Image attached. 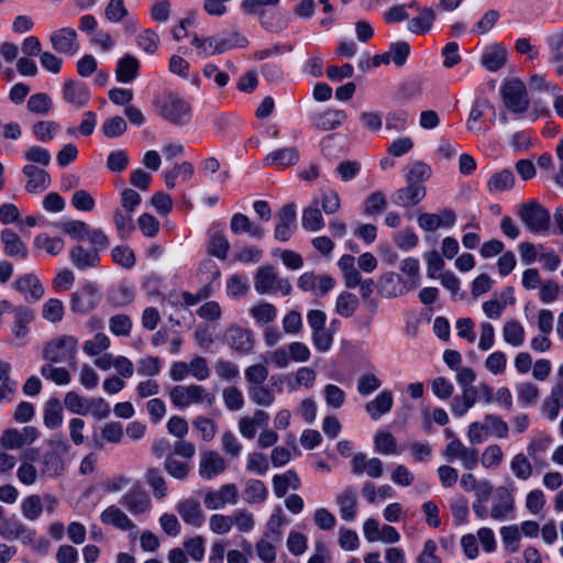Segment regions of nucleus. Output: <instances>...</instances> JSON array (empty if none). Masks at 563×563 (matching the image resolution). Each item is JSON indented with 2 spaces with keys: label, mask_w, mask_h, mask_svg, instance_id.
<instances>
[{
  "label": "nucleus",
  "mask_w": 563,
  "mask_h": 563,
  "mask_svg": "<svg viewBox=\"0 0 563 563\" xmlns=\"http://www.w3.org/2000/svg\"><path fill=\"white\" fill-rule=\"evenodd\" d=\"M37 437V429L32 426L22 429L10 428L3 431L0 444L4 450H19L34 443Z\"/></svg>",
  "instance_id": "ddd939ff"
},
{
  "label": "nucleus",
  "mask_w": 563,
  "mask_h": 563,
  "mask_svg": "<svg viewBox=\"0 0 563 563\" xmlns=\"http://www.w3.org/2000/svg\"><path fill=\"white\" fill-rule=\"evenodd\" d=\"M303 291H312L317 296H324L335 285V280L329 275H316L312 272L303 273L297 283Z\"/></svg>",
  "instance_id": "6ab92c4d"
},
{
  "label": "nucleus",
  "mask_w": 563,
  "mask_h": 563,
  "mask_svg": "<svg viewBox=\"0 0 563 563\" xmlns=\"http://www.w3.org/2000/svg\"><path fill=\"white\" fill-rule=\"evenodd\" d=\"M113 224L121 239L129 238L135 230L133 213L120 208L115 209L113 212Z\"/></svg>",
  "instance_id": "4d7b16f0"
},
{
  "label": "nucleus",
  "mask_w": 563,
  "mask_h": 563,
  "mask_svg": "<svg viewBox=\"0 0 563 563\" xmlns=\"http://www.w3.org/2000/svg\"><path fill=\"white\" fill-rule=\"evenodd\" d=\"M14 287L27 301H37L44 296V288L38 278L33 274H26L19 277Z\"/></svg>",
  "instance_id": "7c9ffc66"
},
{
  "label": "nucleus",
  "mask_w": 563,
  "mask_h": 563,
  "mask_svg": "<svg viewBox=\"0 0 563 563\" xmlns=\"http://www.w3.org/2000/svg\"><path fill=\"white\" fill-rule=\"evenodd\" d=\"M43 420L48 429H57L62 426L63 410L58 399H51L46 402Z\"/></svg>",
  "instance_id": "0e129e2a"
},
{
  "label": "nucleus",
  "mask_w": 563,
  "mask_h": 563,
  "mask_svg": "<svg viewBox=\"0 0 563 563\" xmlns=\"http://www.w3.org/2000/svg\"><path fill=\"white\" fill-rule=\"evenodd\" d=\"M431 167L420 161L411 163L407 167L406 183L412 185H423L431 177Z\"/></svg>",
  "instance_id": "bf43d9fd"
},
{
  "label": "nucleus",
  "mask_w": 563,
  "mask_h": 563,
  "mask_svg": "<svg viewBox=\"0 0 563 563\" xmlns=\"http://www.w3.org/2000/svg\"><path fill=\"white\" fill-rule=\"evenodd\" d=\"M140 63L136 57L125 55L118 60L115 79L122 84L133 81L139 75Z\"/></svg>",
  "instance_id": "37998d69"
},
{
  "label": "nucleus",
  "mask_w": 563,
  "mask_h": 563,
  "mask_svg": "<svg viewBox=\"0 0 563 563\" xmlns=\"http://www.w3.org/2000/svg\"><path fill=\"white\" fill-rule=\"evenodd\" d=\"M563 409V380L558 382L552 388L550 396L542 404V412L550 420L554 421L560 410Z\"/></svg>",
  "instance_id": "4c0bfd02"
},
{
  "label": "nucleus",
  "mask_w": 563,
  "mask_h": 563,
  "mask_svg": "<svg viewBox=\"0 0 563 563\" xmlns=\"http://www.w3.org/2000/svg\"><path fill=\"white\" fill-rule=\"evenodd\" d=\"M552 444V438L549 434L545 433H536L533 434L528 444H527V455L537 462V465L540 467H545V462H538V459L542 456L550 445Z\"/></svg>",
  "instance_id": "79ce46f5"
},
{
  "label": "nucleus",
  "mask_w": 563,
  "mask_h": 563,
  "mask_svg": "<svg viewBox=\"0 0 563 563\" xmlns=\"http://www.w3.org/2000/svg\"><path fill=\"white\" fill-rule=\"evenodd\" d=\"M507 62V49L500 43L487 46L481 57V65L488 71L499 70Z\"/></svg>",
  "instance_id": "cd10ccee"
},
{
  "label": "nucleus",
  "mask_w": 563,
  "mask_h": 563,
  "mask_svg": "<svg viewBox=\"0 0 563 563\" xmlns=\"http://www.w3.org/2000/svg\"><path fill=\"white\" fill-rule=\"evenodd\" d=\"M71 264L81 271L98 266L100 262L99 252L93 249H85L81 245H76L69 253Z\"/></svg>",
  "instance_id": "72a5a7b5"
},
{
  "label": "nucleus",
  "mask_w": 563,
  "mask_h": 563,
  "mask_svg": "<svg viewBox=\"0 0 563 563\" xmlns=\"http://www.w3.org/2000/svg\"><path fill=\"white\" fill-rule=\"evenodd\" d=\"M54 363L43 364L41 375L58 386H66L71 382L70 373L65 367H56Z\"/></svg>",
  "instance_id": "e2e57ef3"
},
{
  "label": "nucleus",
  "mask_w": 563,
  "mask_h": 563,
  "mask_svg": "<svg viewBox=\"0 0 563 563\" xmlns=\"http://www.w3.org/2000/svg\"><path fill=\"white\" fill-rule=\"evenodd\" d=\"M78 339L63 334L52 338L43 347V357L49 363H69L76 357Z\"/></svg>",
  "instance_id": "39448f33"
},
{
  "label": "nucleus",
  "mask_w": 563,
  "mask_h": 563,
  "mask_svg": "<svg viewBox=\"0 0 563 563\" xmlns=\"http://www.w3.org/2000/svg\"><path fill=\"white\" fill-rule=\"evenodd\" d=\"M228 341L230 346L240 354H250L254 346L253 332L239 327L229 330Z\"/></svg>",
  "instance_id": "f704fd0d"
},
{
  "label": "nucleus",
  "mask_w": 563,
  "mask_h": 563,
  "mask_svg": "<svg viewBox=\"0 0 563 563\" xmlns=\"http://www.w3.org/2000/svg\"><path fill=\"white\" fill-rule=\"evenodd\" d=\"M501 335L507 344L519 347L525 343L526 330L519 321L511 319L504 323Z\"/></svg>",
  "instance_id": "49530a36"
},
{
  "label": "nucleus",
  "mask_w": 563,
  "mask_h": 563,
  "mask_svg": "<svg viewBox=\"0 0 563 563\" xmlns=\"http://www.w3.org/2000/svg\"><path fill=\"white\" fill-rule=\"evenodd\" d=\"M427 189L424 185L407 184L405 187L397 189L393 195L394 203L408 208L418 205L424 199Z\"/></svg>",
  "instance_id": "5701e85b"
},
{
  "label": "nucleus",
  "mask_w": 563,
  "mask_h": 563,
  "mask_svg": "<svg viewBox=\"0 0 563 563\" xmlns=\"http://www.w3.org/2000/svg\"><path fill=\"white\" fill-rule=\"evenodd\" d=\"M435 20V11L431 7L419 9V14L408 21L407 29L417 35L431 31Z\"/></svg>",
  "instance_id": "58836bf2"
},
{
  "label": "nucleus",
  "mask_w": 563,
  "mask_h": 563,
  "mask_svg": "<svg viewBox=\"0 0 563 563\" xmlns=\"http://www.w3.org/2000/svg\"><path fill=\"white\" fill-rule=\"evenodd\" d=\"M499 533L506 552L516 553L519 551L521 533L518 525L503 526Z\"/></svg>",
  "instance_id": "5fc2aeb1"
},
{
  "label": "nucleus",
  "mask_w": 563,
  "mask_h": 563,
  "mask_svg": "<svg viewBox=\"0 0 563 563\" xmlns=\"http://www.w3.org/2000/svg\"><path fill=\"white\" fill-rule=\"evenodd\" d=\"M487 110H494V106L488 99L477 98L472 107L466 120V130L474 134H485L488 131L486 125L481 123Z\"/></svg>",
  "instance_id": "aec40b11"
},
{
  "label": "nucleus",
  "mask_w": 563,
  "mask_h": 563,
  "mask_svg": "<svg viewBox=\"0 0 563 563\" xmlns=\"http://www.w3.org/2000/svg\"><path fill=\"white\" fill-rule=\"evenodd\" d=\"M300 479L296 472L287 471L284 474L275 475L273 477V489L277 497H284L288 488L298 489Z\"/></svg>",
  "instance_id": "3c124183"
},
{
  "label": "nucleus",
  "mask_w": 563,
  "mask_h": 563,
  "mask_svg": "<svg viewBox=\"0 0 563 563\" xmlns=\"http://www.w3.org/2000/svg\"><path fill=\"white\" fill-rule=\"evenodd\" d=\"M99 301L100 296L97 286L88 283L71 295L70 309L76 313H87L95 309Z\"/></svg>",
  "instance_id": "dca6fc26"
},
{
  "label": "nucleus",
  "mask_w": 563,
  "mask_h": 563,
  "mask_svg": "<svg viewBox=\"0 0 563 563\" xmlns=\"http://www.w3.org/2000/svg\"><path fill=\"white\" fill-rule=\"evenodd\" d=\"M299 161V153L295 147H283L271 152L264 158L266 166L287 167Z\"/></svg>",
  "instance_id": "ea45409f"
},
{
  "label": "nucleus",
  "mask_w": 563,
  "mask_h": 563,
  "mask_svg": "<svg viewBox=\"0 0 563 563\" xmlns=\"http://www.w3.org/2000/svg\"><path fill=\"white\" fill-rule=\"evenodd\" d=\"M508 434V423L501 417L494 413H486L482 421L470 423L466 433L471 444H481L488 438L505 439Z\"/></svg>",
  "instance_id": "f03ea898"
},
{
  "label": "nucleus",
  "mask_w": 563,
  "mask_h": 563,
  "mask_svg": "<svg viewBox=\"0 0 563 563\" xmlns=\"http://www.w3.org/2000/svg\"><path fill=\"white\" fill-rule=\"evenodd\" d=\"M352 472L355 475L365 473L372 478H379L384 472L383 462L378 457L368 459L363 453H357L351 461Z\"/></svg>",
  "instance_id": "b1692460"
},
{
  "label": "nucleus",
  "mask_w": 563,
  "mask_h": 563,
  "mask_svg": "<svg viewBox=\"0 0 563 563\" xmlns=\"http://www.w3.org/2000/svg\"><path fill=\"white\" fill-rule=\"evenodd\" d=\"M227 468L228 463L219 452L213 450L201 452L198 472L202 479L211 481L223 474Z\"/></svg>",
  "instance_id": "2eb2a0df"
},
{
  "label": "nucleus",
  "mask_w": 563,
  "mask_h": 563,
  "mask_svg": "<svg viewBox=\"0 0 563 563\" xmlns=\"http://www.w3.org/2000/svg\"><path fill=\"white\" fill-rule=\"evenodd\" d=\"M495 489L496 488H494L489 481L482 479L479 481V484L476 487V489L473 492L474 501L472 504V509L477 519L485 520L486 505L493 497Z\"/></svg>",
  "instance_id": "c85d7f7f"
},
{
  "label": "nucleus",
  "mask_w": 563,
  "mask_h": 563,
  "mask_svg": "<svg viewBox=\"0 0 563 563\" xmlns=\"http://www.w3.org/2000/svg\"><path fill=\"white\" fill-rule=\"evenodd\" d=\"M301 225L309 232H318L324 228L325 222L319 209L318 198H314L311 203L302 210Z\"/></svg>",
  "instance_id": "e433bc0d"
},
{
  "label": "nucleus",
  "mask_w": 563,
  "mask_h": 563,
  "mask_svg": "<svg viewBox=\"0 0 563 563\" xmlns=\"http://www.w3.org/2000/svg\"><path fill=\"white\" fill-rule=\"evenodd\" d=\"M123 438V427L119 422L106 423L98 437L93 438V444L98 449H102L106 443L118 444Z\"/></svg>",
  "instance_id": "c03bdc74"
},
{
  "label": "nucleus",
  "mask_w": 563,
  "mask_h": 563,
  "mask_svg": "<svg viewBox=\"0 0 563 563\" xmlns=\"http://www.w3.org/2000/svg\"><path fill=\"white\" fill-rule=\"evenodd\" d=\"M362 495L369 504H374L378 499L384 500L394 497L395 492L387 484L376 487L373 483L367 482L362 487Z\"/></svg>",
  "instance_id": "338daca9"
},
{
  "label": "nucleus",
  "mask_w": 563,
  "mask_h": 563,
  "mask_svg": "<svg viewBox=\"0 0 563 563\" xmlns=\"http://www.w3.org/2000/svg\"><path fill=\"white\" fill-rule=\"evenodd\" d=\"M120 504L132 515H146L152 509L148 494L139 485L131 487L121 498Z\"/></svg>",
  "instance_id": "4468645a"
},
{
  "label": "nucleus",
  "mask_w": 563,
  "mask_h": 563,
  "mask_svg": "<svg viewBox=\"0 0 563 563\" xmlns=\"http://www.w3.org/2000/svg\"><path fill=\"white\" fill-rule=\"evenodd\" d=\"M22 173L27 177L25 190L29 194H40L49 187L51 177L44 169L29 164L23 167Z\"/></svg>",
  "instance_id": "393cba45"
},
{
  "label": "nucleus",
  "mask_w": 563,
  "mask_h": 563,
  "mask_svg": "<svg viewBox=\"0 0 563 563\" xmlns=\"http://www.w3.org/2000/svg\"><path fill=\"white\" fill-rule=\"evenodd\" d=\"M239 500V490L235 484H224L218 489L208 488L203 493V505L209 510L224 509L228 505H235Z\"/></svg>",
  "instance_id": "9d476101"
},
{
  "label": "nucleus",
  "mask_w": 563,
  "mask_h": 563,
  "mask_svg": "<svg viewBox=\"0 0 563 563\" xmlns=\"http://www.w3.org/2000/svg\"><path fill=\"white\" fill-rule=\"evenodd\" d=\"M477 389H462V395L456 396L451 401V411L453 416L461 418L476 404Z\"/></svg>",
  "instance_id": "de8ad7c7"
},
{
  "label": "nucleus",
  "mask_w": 563,
  "mask_h": 563,
  "mask_svg": "<svg viewBox=\"0 0 563 563\" xmlns=\"http://www.w3.org/2000/svg\"><path fill=\"white\" fill-rule=\"evenodd\" d=\"M516 518V500L511 489L498 486L492 497L490 506L486 505V519L508 521Z\"/></svg>",
  "instance_id": "423d86ee"
},
{
  "label": "nucleus",
  "mask_w": 563,
  "mask_h": 563,
  "mask_svg": "<svg viewBox=\"0 0 563 563\" xmlns=\"http://www.w3.org/2000/svg\"><path fill=\"white\" fill-rule=\"evenodd\" d=\"M515 176L512 172L504 169L492 175L487 183L488 190L493 194L503 192L512 188Z\"/></svg>",
  "instance_id": "680f3d73"
},
{
  "label": "nucleus",
  "mask_w": 563,
  "mask_h": 563,
  "mask_svg": "<svg viewBox=\"0 0 563 563\" xmlns=\"http://www.w3.org/2000/svg\"><path fill=\"white\" fill-rule=\"evenodd\" d=\"M192 428L198 432L199 438L205 442L212 441L218 431L217 422L206 416H197L192 420Z\"/></svg>",
  "instance_id": "052dcab7"
},
{
  "label": "nucleus",
  "mask_w": 563,
  "mask_h": 563,
  "mask_svg": "<svg viewBox=\"0 0 563 563\" xmlns=\"http://www.w3.org/2000/svg\"><path fill=\"white\" fill-rule=\"evenodd\" d=\"M517 214L526 228L532 233H543L550 227V212L536 200L521 203Z\"/></svg>",
  "instance_id": "0eeeda50"
},
{
  "label": "nucleus",
  "mask_w": 563,
  "mask_h": 563,
  "mask_svg": "<svg viewBox=\"0 0 563 563\" xmlns=\"http://www.w3.org/2000/svg\"><path fill=\"white\" fill-rule=\"evenodd\" d=\"M338 267L343 274L345 286L347 288H355L361 284V274L355 267V258L353 255H342L338 261Z\"/></svg>",
  "instance_id": "a18cd8bd"
},
{
  "label": "nucleus",
  "mask_w": 563,
  "mask_h": 563,
  "mask_svg": "<svg viewBox=\"0 0 563 563\" xmlns=\"http://www.w3.org/2000/svg\"><path fill=\"white\" fill-rule=\"evenodd\" d=\"M456 214L452 209H442L439 213L424 212L418 216L417 223L423 231H435L440 228H452Z\"/></svg>",
  "instance_id": "a211bd4d"
},
{
  "label": "nucleus",
  "mask_w": 563,
  "mask_h": 563,
  "mask_svg": "<svg viewBox=\"0 0 563 563\" xmlns=\"http://www.w3.org/2000/svg\"><path fill=\"white\" fill-rule=\"evenodd\" d=\"M250 316L257 325H266L272 323L277 317V308L271 302H258L253 305L249 310Z\"/></svg>",
  "instance_id": "8fccbe9b"
},
{
  "label": "nucleus",
  "mask_w": 563,
  "mask_h": 563,
  "mask_svg": "<svg viewBox=\"0 0 563 563\" xmlns=\"http://www.w3.org/2000/svg\"><path fill=\"white\" fill-rule=\"evenodd\" d=\"M49 43L52 48L65 56H75L80 49L78 34L70 26L60 27L49 34Z\"/></svg>",
  "instance_id": "9b49d317"
},
{
  "label": "nucleus",
  "mask_w": 563,
  "mask_h": 563,
  "mask_svg": "<svg viewBox=\"0 0 563 563\" xmlns=\"http://www.w3.org/2000/svg\"><path fill=\"white\" fill-rule=\"evenodd\" d=\"M145 481L156 499H162L167 495V484L159 470L148 468L145 473Z\"/></svg>",
  "instance_id": "69168bd1"
},
{
  "label": "nucleus",
  "mask_w": 563,
  "mask_h": 563,
  "mask_svg": "<svg viewBox=\"0 0 563 563\" xmlns=\"http://www.w3.org/2000/svg\"><path fill=\"white\" fill-rule=\"evenodd\" d=\"M194 165L189 162L176 164L170 170L164 174L165 184L168 189L175 188L176 179L188 181L194 175Z\"/></svg>",
  "instance_id": "6e6d98bb"
},
{
  "label": "nucleus",
  "mask_w": 563,
  "mask_h": 563,
  "mask_svg": "<svg viewBox=\"0 0 563 563\" xmlns=\"http://www.w3.org/2000/svg\"><path fill=\"white\" fill-rule=\"evenodd\" d=\"M505 107L514 113H523L529 107L526 86L518 79H511L500 87Z\"/></svg>",
  "instance_id": "1a4fd4ad"
},
{
  "label": "nucleus",
  "mask_w": 563,
  "mask_h": 563,
  "mask_svg": "<svg viewBox=\"0 0 563 563\" xmlns=\"http://www.w3.org/2000/svg\"><path fill=\"white\" fill-rule=\"evenodd\" d=\"M1 241L4 245V252L7 255L11 257H19L21 260H25L27 257L26 245L11 229H4L1 232Z\"/></svg>",
  "instance_id": "a19ab883"
},
{
  "label": "nucleus",
  "mask_w": 563,
  "mask_h": 563,
  "mask_svg": "<svg viewBox=\"0 0 563 563\" xmlns=\"http://www.w3.org/2000/svg\"><path fill=\"white\" fill-rule=\"evenodd\" d=\"M254 288L257 294L279 291L282 295H289L292 287L288 279L280 278L273 266H261L254 276Z\"/></svg>",
  "instance_id": "6e6552de"
},
{
  "label": "nucleus",
  "mask_w": 563,
  "mask_h": 563,
  "mask_svg": "<svg viewBox=\"0 0 563 563\" xmlns=\"http://www.w3.org/2000/svg\"><path fill=\"white\" fill-rule=\"evenodd\" d=\"M168 395L172 404L178 409H186L195 405L211 406L216 399L213 394L198 384L176 385Z\"/></svg>",
  "instance_id": "7ed1b4c3"
},
{
  "label": "nucleus",
  "mask_w": 563,
  "mask_h": 563,
  "mask_svg": "<svg viewBox=\"0 0 563 563\" xmlns=\"http://www.w3.org/2000/svg\"><path fill=\"white\" fill-rule=\"evenodd\" d=\"M63 470V460L55 453L41 455L37 449H26L20 455L16 478L22 485L32 486L44 477L59 476Z\"/></svg>",
  "instance_id": "f257e3e1"
},
{
  "label": "nucleus",
  "mask_w": 563,
  "mask_h": 563,
  "mask_svg": "<svg viewBox=\"0 0 563 563\" xmlns=\"http://www.w3.org/2000/svg\"><path fill=\"white\" fill-rule=\"evenodd\" d=\"M100 520L104 525L113 526L122 531H137L136 525L129 518V516L121 508H119L115 505L107 507L101 512Z\"/></svg>",
  "instance_id": "a878e982"
},
{
  "label": "nucleus",
  "mask_w": 563,
  "mask_h": 563,
  "mask_svg": "<svg viewBox=\"0 0 563 563\" xmlns=\"http://www.w3.org/2000/svg\"><path fill=\"white\" fill-rule=\"evenodd\" d=\"M387 205L386 195L380 190H376L364 200L363 212L368 217L376 216L383 212Z\"/></svg>",
  "instance_id": "774afa93"
},
{
  "label": "nucleus",
  "mask_w": 563,
  "mask_h": 563,
  "mask_svg": "<svg viewBox=\"0 0 563 563\" xmlns=\"http://www.w3.org/2000/svg\"><path fill=\"white\" fill-rule=\"evenodd\" d=\"M176 510L185 523L195 528H200L205 522L201 505L199 500L192 497L180 500L176 506Z\"/></svg>",
  "instance_id": "412c9836"
},
{
  "label": "nucleus",
  "mask_w": 563,
  "mask_h": 563,
  "mask_svg": "<svg viewBox=\"0 0 563 563\" xmlns=\"http://www.w3.org/2000/svg\"><path fill=\"white\" fill-rule=\"evenodd\" d=\"M446 461H460L461 465L468 471L475 470L478 465V451L466 446L459 438H453L444 450Z\"/></svg>",
  "instance_id": "f8f14e48"
},
{
  "label": "nucleus",
  "mask_w": 563,
  "mask_h": 563,
  "mask_svg": "<svg viewBox=\"0 0 563 563\" xmlns=\"http://www.w3.org/2000/svg\"><path fill=\"white\" fill-rule=\"evenodd\" d=\"M311 120L317 129L332 131L340 128L347 120V114L340 109H327L323 112L314 113Z\"/></svg>",
  "instance_id": "bb28decb"
},
{
  "label": "nucleus",
  "mask_w": 563,
  "mask_h": 563,
  "mask_svg": "<svg viewBox=\"0 0 563 563\" xmlns=\"http://www.w3.org/2000/svg\"><path fill=\"white\" fill-rule=\"evenodd\" d=\"M62 92L64 100L76 108L85 107L90 99L86 84L71 79L65 81Z\"/></svg>",
  "instance_id": "4be33fe9"
},
{
  "label": "nucleus",
  "mask_w": 563,
  "mask_h": 563,
  "mask_svg": "<svg viewBox=\"0 0 563 563\" xmlns=\"http://www.w3.org/2000/svg\"><path fill=\"white\" fill-rule=\"evenodd\" d=\"M374 451L383 455H398L401 450L396 438L388 431H378L374 435Z\"/></svg>",
  "instance_id": "09e8293b"
},
{
  "label": "nucleus",
  "mask_w": 563,
  "mask_h": 563,
  "mask_svg": "<svg viewBox=\"0 0 563 563\" xmlns=\"http://www.w3.org/2000/svg\"><path fill=\"white\" fill-rule=\"evenodd\" d=\"M549 48V64H551L556 75L563 76V30H559L545 38Z\"/></svg>",
  "instance_id": "c756f323"
},
{
  "label": "nucleus",
  "mask_w": 563,
  "mask_h": 563,
  "mask_svg": "<svg viewBox=\"0 0 563 563\" xmlns=\"http://www.w3.org/2000/svg\"><path fill=\"white\" fill-rule=\"evenodd\" d=\"M230 227L235 234L249 233L254 238H262L264 233L262 227L253 224L243 213H235L231 219Z\"/></svg>",
  "instance_id": "864d4df0"
},
{
  "label": "nucleus",
  "mask_w": 563,
  "mask_h": 563,
  "mask_svg": "<svg viewBox=\"0 0 563 563\" xmlns=\"http://www.w3.org/2000/svg\"><path fill=\"white\" fill-rule=\"evenodd\" d=\"M247 395L253 404L261 407H271L275 401V393L265 383L247 386Z\"/></svg>",
  "instance_id": "13d9d810"
},
{
  "label": "nucleus",
  "mask_w": 563,
  "mask_h": 563,
  "mask_svg": "<svg viewBox=\"0 0 563 563\" xmlns=\"http://www.w3.org/2000/svg\"><path fill=\"white\" fill-rule=\"evenodd\" d=\"M393 405L394 395L391 390L384 389L366 404L365 410L373 420H378L391 410Z\"/></svg>",
  "instance_id": "473e14b6"
},
{
  "label": "nucleus",
  "mask_w": 563,
  "mask_h": 563,
  "mask_svg": "<svg viewBox=\"0 0 563 563\" xmlns=\"http://www.w3.org/2000/svg\"><path fill=\"white\" fill-rule=\"evenodd\" d=\"M158 114L175 125H186L191 119V107L176 93H166L157 101Z\"/></svg>",
  "instance_id": "20e7f679"
},
{
  "label": "nucleus",
  "mask_w": 563,
  "mask_h": 563,
  "mask_svg": "<svg viewBox=\"0 0 563 563\" xmlns=\"http://www.w3.org/2000/svg\"><path fill=\"white\" fill-rule=\"evenodd\" d=\"M0 536L5 539H21L23 543L35 541V531L19 520H8L0 526Z\"/></svg>",
  "instance_id": "2f4dec72"
},
{
  "label": "nucleus",
  "mask_w": 563,
  "mask_h": 563,
  "mask_svg": "<svg viewBox=\"0 0 563 563\" xmlns=\"http://www.w3.org/2000/svg\"><path fill=\"white\" fill-rule=\"evenodd\" d=\"M297 207L295 203L285 205L277 214V224L275 227V239L280 242L288 241L294 234L297 223Z\"/></svg>",
  "instance_id": "f3484780"
},
{
  "label": "nucleus",
  "mask_w": 563,
  "mask_h": 563,
  "mask_svg": "<svg viewBox=\"0 0 563 563\" xmlns=\"http://www.w3.org/2000/svg\"><path fill=\"white\" fill-rule=\"evenodd\" d=\"M514 476L519 481H528L533 474V465L530 457L523 453L515 454L509 464Z\"/></svg>",
  "instance_id": "603ef678"
},
{
  "label": "nucleus",
  "mask_w": 563,
  "mask_h": 563,
  "mask_svg": "<svg viewBox=\"0 0 563 563\" xmlns=\"http://www.w3.org/2000/svg\"><path fill=\"white\" fill-rule=\"evenodd\" d=\"M335 501L343 520L352 521L355 519L357 512V496L354 488L346 487L335 497Z\"/></svg>",
  "instance_id": "c9c22d12"
}]
</instances>
